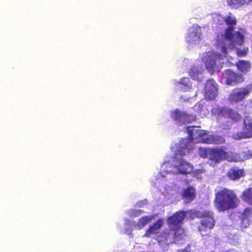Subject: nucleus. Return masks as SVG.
<instances>
[{
  "label": "nucleus",
  "mask_w": 252,
  "mask_h": 252,
  "mask_svg": "<svg viewBox=\"0 0 252 252\" xmlns=\"http://www.w3.org/2000/svg\"><path fill=\"white\" fill-rule=\"evenodd\" d=\"M224 21L228 26L224 33L218 36L216 44L220 46L223 51H225L226 46L233 48L244 42V35L239 31H234L236 25V18L232 14H229L224 17Z\"/></svg>",
  "instance_id": "1"
},
{
  "label": "nucleus",
  "mask_w": 252,
  "mask_h": 252,
  "mask_svg": "<svg viewBox=\"0 0 252 252\" xmlns=\"http://www.w3.org/2000/svg\"><path fill=\"white\" fill-rule=\"evenodd\" d=\"M188 136L187 138L182 139L179 143L178 149L176 153L177 155L184 156L187 153H189L192 148V143H204L205 139L203 137L205 131L194 127H189L188 128Z\"/></svg>",
  "instance_id": "2"
},
{
  "label": "nucleus",
  "mask_w": 252,
  "mask_h": 252,
  "mask_svg": "<svg viewBox=\"0 0 252 252\" xmlns=\"http://www.w3.org/2000/svg\"><path fill=\"white\" fill-rule=\"evenodd\" d=\"M237 200L233 191L225 189L216 194L215 206L219 211H224L236 207Z\"/></svg>",
  "instance_id": "3"
},
{
  "label": "nucleus",
  "mask_w": 252,
  "mask_h": 252,
  "mask_svg": "<svg viewBox=\"0 0 252 252\" xmlns=\"http://www.w3.org/2000/svg\"><path fill=\"white\" fill-rule=\"evenodd\" d=\"M209 154V158L216 162H218L221 159H226L229 161L237 162L241 160V158L235 154L225 152L220 149H206V157Z\"/></svg>",
  "instance_id": "4"
},
{
  "label": "nucleus",
  "mask_w": 252,
  "mask_h": 252,
  "mask_svg": "<svg viewBox=\"0 0 252 252\" xmlns=\"http://www.w3.org/2000/svg\"><path fill=\"white\" fill-rule=\"evenodd\" d=\"M212 114L217 115L220 121L222 117L229 118L234 121H237L240 118V115L235 110L226 107H220L216 106L212 109Z\"/></svg>",
  "instance_id": "5"
},
{
  "label": "nucleus",
  "mask_w": 252,
  "mask_h": 252,
  "mask_svg": "<svg viewBox=\"0 0 252 252\" xmlns=\"http://www.w3.org/2000/svg\"><path fill=\"white\" fill-rule=\"evenodd\" d=\"M206 69L211 74L217 71L221 66L220 55L214 53L208 52L206 54Z\"/></svg>",
  "instance_id": "6"
},
{
  "label": "nucleus",
  "mask_w": 252,
  "mask_h": 252,
  "mask_svg": "<svg viewBox=\"0 0 252 252\" xmlns=\"http://www.w3.org/2000/svg\"><path fill=\"white\" fill-rule=\"evenodd\" d=\"M252 92V87L250 85L244 88H236L233 90L229 95V101L233 103L243 100Z\"/></svg>",
  "instance_id": "7"
},
{
  "label": "nucleus",
  "mask_w": 252,
  "mask_h": 252,
  "mask_svg": "<svg viewBox=\"0 0 252 252\" xmlns=\"http://www.w3.org/2000/svg\"><path fill=\"white\" fill-rule=\"evenodd\" d=\"M172 117L179 125L188 124L196 119L195 115L189 114L185 112H182L178 109L174 110Z\"/></svg>",
  "instance_id": "8"
},
{
  "label": "nucleus",
  "mask_w": 252,
  "mask_h": 252,
  "mask_svg": "<svg viewBox=\"0 0 252 252\" xmlns=\"http://www.w3.org/2000/svg\"><path fill=\"white\" fill-rule=\"evenodd\" d=\"M244 125L243 132H238L233 134L232 137L234 139L239 140L252 136V120L250 117H245Z\"/></svg>",
  "instance_id": "9"
},
{
  "label": "nucleus",
  "mask_w": 252,
  "mask_h": 252,
  "mask_svg": "<svg viewBox=\"0 0 252 252\" xmlns=\"http://www.w3.org/2000/svg\"><path fill=\"white\" fill-rule=\"evenodd\" d=\"M201 31L200 27L193 26L189 31L186 36V41L189 45H194L200 43Z\"/></svg>",
  "instance_id": "10"
},
{
  "label": "nucleus",
  "mask_w": 252,
  "mask_h": 252,
  "mask_svg": "<svg viewBox=\"0 0 252 252\" xmlns=\"http://www.w3.org/2000/svg\"><path fill=\"white\" fill-rule=\"evenodd\" d=\"M223 76L225 80V83L232 86L241 83L244 81V78L241 74L236 73L230 69L226 70Z\"/></svg>",
  "instance_id": "11"
},
{
  "label": "nucleus",
  "mask_w": 252,
  "mask_h": 252,
  "mask_svg": "<svg viewBox=\"0 0 252 252\" xmlns=\"http://www.w3.org/2000/svg\"><path fill=\"white\" fill-rule=\"evenodd\" d=\"M186 216L185 211H179L174 213L167 219V223L169 226L181 227Z\"/></svg>",
  "instance_id": "12"
},
{
  "label": "nucleus",
  "mask_w": 252,
  "mask_h": 252,
  "mask_svg": "<svg viewBox=\"0 0 252 252\" xmlns=\"http://www.w3.org/2000/svg\"><path fill=\"white\" fill-rule=\"evenodd\" d=\"M218 84L213 79H210L206 82V99H214L218 93Z\"/></svg>",
  "instance_id": "13"
},
{
  "label": "nucleus",
  "mask_w": 252,
  "mask_h": 252,
  "mask_svg": "<svg viewBox=\"0 0 252 252\" xmlns=\"http://www.w3.org/2000/svg\"><path fill=\"white\" fill-rule=\"evenodd\" d=\"M162 225V220L161 219L158 220L156 222L149 226L145 233L144 236L150 237L152 235L158 233Z\"/></svg>",
  "instance_id": "14"
},
{
  "label": "nucleus",
  "mask_w": 252,
  "mask_h": 252,
  "mask_svg": "<svg viewBox=\"0 0 252 252\" xmlns=\"http://www.w3.org/2000/svg\"><path fill=\"white\" fill-rule=\"evenodd\" d=\"M182 197L186 203H189L192 201L195 197V189L192 187H189L183 191Z\"/></svg>",
  "instance_id": "15"
},
{
  "label": "nucleus",
  "mask_w": 252,
  "mask_h": 252,
  "mask_svg": "<svg viewBox=\"0 0 252 252\" xmlns=\"http://www.w3.org/2000/svg\"><path fill=\"white\" fill-rule=\"evenodd\" d=\"M243 42L242 44H241L240 45H236L235 47H234L233 48H230L227 46H226L225 51H223L222 50L221 48L218 45H217V48L224 55H225L227 53V52L229 50H234V51H236V53H237V54L238 56L242 57V56L245 55L247 54L248 50V49L247 48H244L242 50L238 48V47L242 45L243 44Z\"/></svg>",
  "instance_id": "16"
},
{
  "label": "nucleus",
  "mask_w": 252,
  "mask_h": 252,
  "mask_svg": "<svg viewBox=\"0 0 252 252\" xmlns=\"http://www.w3.org/2000/svg\"><path fill=\"white\" fill-rule=\"evenodd\" d=\"M244 174V170L236 167L232 168L227 173L228 177L233 180L239 179Z\"/></svg>",
  "instance_id": "17"
},
{
  "label": "nucleus",
  "mask_w": 252,
  "mask_h": 252,
  "mask_svg": "<svg viewBox=\"0 0 252 252\" xmlns=\"http://www.w3.org/2000/svg\"><path fill=\"white\" fill-rule=\"evenodd\" d=\"M179 165V171L182 174H187L189 173L192 170V166L190 164L184 159H181Z\"/></svg>",
  "instance_id": "18"
},
{
  "label": "nucleus",
  "mask_w": 252,
  "mask_h": 252,
  "mask_svg": "<svg viewBox=\"0 0 252 252\" xmlns=\"http://www.w3.org/2000/svg\"><path fill=\"white\" fill-rule=\"evenodd\" d=\"M206 143L221 144L224 142V138L218 135H208L206 132Z\"/></svg>",
  "instance_id": "19"
},
{
  "label": "nucleus",
  "mask_w": 252,
  "mask_h": 252,
  "mask_svg": "<svg viewBox=\"0 0 252 252\" xmlns=\"http://www.w3.org/2000/svg\"><path fill=\"white\" fill-rule=\"evenodd\" d=\"M252 0H227L228 4L233 8H237L244 4L249 3Z\"/></svg>",
  "instance_id": "20"
},
{
  "label": "nucleus",
  "mask_w": 252,
  "mask_h": 252,
  "mask_svg": "<svg viewBox=\"0 0 252 252\" xmlns=\"http://www.w3.org/2000/svg\"><path fill=\"white\" fill-rule=\"evenodd\" d=\"M170 230L174 231L173 238L177 240H181L182 236L185 234V230L181 227H171Z\"/></svg>",
  "instance_id": "21"
},
{
  "label": "nucleus",
  "mask_w": 252,
  "mask_h": 252,
  "mask_svg": "<svg viewBox=\"0 0 252 252\" xmlns=\"http://www.w3.org/2000/svg\"><path fill=\"white\" fill-rule=\"evenodd\" d=\"M237 68L243 72H247L250 70L251 64L250 62L241 60L237 63Z\"/></svg>",
  "instance_id": "22"
},
{
  "label": "nucleus",
  "mask_w": 252,
  "mask_h": 252,
  "mask_svg": "<svg viewBox=\"0 0 252 252\" xmlns=\"http://www.w3.org/2000/svg\"><path fill=\"white\" fill-rule=\"evenodd\" d=\"M178 83L181 85V89L183 91H187L191 88L190 80L188 77H183Z\"/></svg>",
  "instance_id": "23"
},
{
  "label": "nucleus",
  "mask_w": 252,
  "mask_h": 252,
  "mask_svg": "<svg viewBox=\"0 0 252 252\" xmlns=\"http://www.w3.org/2000/svg\"><path fill=\"white\" fill-rule=\"evenodd\" d=\"M153 219L152 216L143 217L138 220L136 226L139 229H141L148 224Z\"/></svg>",
  "instance_id": "24"
},
{
  "label": "nucleus",
  "mask_w": 252,
  "mask_h": 252,
  "mask_svg": "<svg viewBox=\"0 0 252 252\" xmlns=\"http://www.w3.org/2000/svg\"><path fill=\"white\" fill-rule=\"evenodd\" d=\"M213 213L211 211L206 212V228H212L215 225L213 219Z\"/></svg>",
  "instance_id": "25"
},
{
  "label": "nucleus",
  "mask_w": 252,
  "mask_h": 252,
  "mask_svg": "<svg viewBox=\"0 0 252 252\" xmlns=\"http://www.w3.org/2000/svg\"><path fill=\"white\" fill-rule=\"evenodd\" d=\"M242 198L248 203L252 204V187L243 192Z\"/></svg>",
  "instance_id": "26"
},
{
  "label": "nucleus",
  "mask_w": 252,
  "mask_h": 252,
  "mask_svg": "<svg viewBox=\"0 0 252 252\" xmlns=\"http://www.w3.org/2000/svg\"><path fill=\"white\" fill-rule=\"evenodd\" d=\"M243 218L247 219L252 220V209L246 208L244 213L242 215V217Z\"/></svg>",
  "instance_id": "27"
},
{
  "label": "nucleus",
  "mask_w": 252,
  "mask_h": 252,
  "mask_svg": "<svg viewBox=\"0 0 252 252\" xmlns=\"http://www.w3.org/2000/svg\"><path fill=\"white\" fill-rule=\"evenodd\" d=\"M169 236H170V230H169L168 229L164 230L160 233V237L162 238L161 241H167V239L169 238Z\"/></svg>",
  "instance_id": "28"
},
{
  "label": "nucleus",
  "mask_w": 252,
  "mask_h": 252,
  "mask_svg": "<svg viewBox=\"0 0 252 252\" xmlns=\"http://www.w3.org/2000/svg\"><path fill=\"white\" fill-rule=\"evenodd\" d=\"M252 220H248L247 219H245L241 217V227L243 228H247L249 225L250 222Z\"/></svg>",
  "instance_id": "29"
},
{
  "label": "nucleus",
  "mask_w": 252,
  "mask_h": 252,
  "mask_svg": "<svg viewBox=\"0 0 252 252\" xmlns=\"http://www.w3.org/2000/svg\"><path fill=\"white\" fill-rule=\"evenodd\" d=\"M144 211L141 210H134L133 211V215L134 216H137L141 215V214L144 213Z\"/></svg>",
  "instance_id": "30"
},
{
  "label": "nucleus",
  "mask_w": 252,
  "mask_h": 252,
  "mask_svg": "<svg viewBox=\"0 0 252 252\" xmlns=\"http://www.w3.org/2000/svg\"><path fill=\"white\" fill-rule=\"evenodd\" d=\"M194 72H192V71H191L190 72V74H191V77L193 78L194 79H197L198 80L199 79V74H201V72H198L196 73V75H197V76L196 77L195 75L193 74Z\"/></svg>",
  "instance_id": "31"
},
{
  "label": "nucleus",
  "mask_w": 252,
  "mask_h": 252,
  "mask_svg": "<svg viewBox=\"0 0 252 252\" xmlns=\"http://www.w3.org/2000/svg\"><path fill=\"white\" fill-rule=\"evenodd\" d=\"M177 252H189L185 249L179 250L177 251Z\"/></svg>",
  "instance_id": "32"
},
{
  "label": "nucleus",
  "mask_w": 252,
  "mask_h": 252,
  "mask_svg": "<svg viewBox=\"0 0 252 252\" xmlns=\"http://www.w3.org/2000/svg\"><path fill=\"white\" fill-rule=\"evenodd\" d=\"M226 252H237V251L235 250H230Z\"/></svg>",
  "instance_id": "33"
},
{
  "label": "nucleus",
  "mask_w": 252,
  "mask_h": 252,
  "mask_svg": "<svg viewBox=\"0 0 252 252\" xmlns=\"http://www.w3.org/2000/svg\"><path fill=\"white\" fill-rule=\"evenodd\" d=\"M201 157L203 158H205V155L201 154Z\"/></svg>",
  "instance_id": "34"
},
{
  "label": "nucleus",
  "mask_w": 252,
  "mask_h": 252,
  "mask_svg": "<svg viewBox=\"0 0 252 252\" xmlns=\"http://www.w3.org/2000/svg\"><path fill=\"white\" fill-rule=\"evenodd\" d=\"M251 156H252V152H251Z\"/></svg>",
  "instance_id": "35"
}]
</instances>
